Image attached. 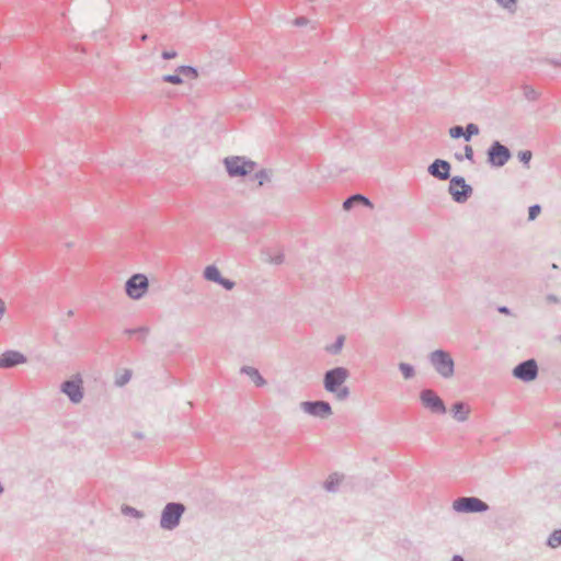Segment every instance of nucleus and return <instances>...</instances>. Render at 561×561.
I'll return each instance as SVG.
<instances>
[{"label": "nucleus", "mask_w": 561, "mask_h": 561, "mask_svg": "<svg viewBox=\"0 0 561 561\" xmlns=\"http://www.w3.org/2000/svg\"><path fill=\"white\" fill-rule=\"evenodd\" d=\"M427 359L435 373L443 379L454 377L455 360L448 351L443 348L435 350L428 354Z\"/></svg>", "instance_id": "f257e3e1"}, {"label": "nucleus", "mask_w": 561, "mask_h": 561, "mask_svg": "<svg viewBox=\"0 0 561 561\" xmlns=\"http://www.w3.org/2000/svg\"><path fill=\"white\" fill-rule=\"evenodd\" d=\"M185 505L181 502H169L161 511L160 528L163 530L175 529L185 513Z\"/></svg>", "instance_id": "f03ea898"}, {"label": "nucleus", "mask_w": 561, "mask_h": 561, "mask_svg": "<svg viewBox=\"0 0 561 561\" xmlns=\"http://www.w3.org/2000/svg\"><path fill=\"white\" fill-rule=\"evenodd\" d=\"M226 171L230 178H242L250 174L256 162L241 156H231L224 159Z\"/></svg>", "instance_id": "7ed1b4c3"}, {"label": "nucleus", "mask_w": 561, "mask_h": 561, "mask_svg": "<svg viewBox=\"0 0 561 561\" xmlns=\"http://www.w3.org/2000/svg\"><path fill=\"white\" fill-rule=\"evenodd\" d=\"M448 193L455 203L463 204L472 196L473 188L463 176L455 175L449 179Z\"/></svg>", "instance_id": "20e7f679"}, {"label": "nucleus", "mask_w": 561, "mask_h": 561, "mask_svg": "<svg viewBox=\"0 0 561 561\" xmlns=\"http://www.w3.org/2000/svg\"><path fill=\"white\" fill-rule=\"evenodd\" d=\"M511 158V150L499 140H494L486 150V161L493 168L504 167Z\"/></svg>", "instance_id": "39448f33"}, {"label": "nucleus", "mask_w": 561, "mask_h": 561, "mask_svg": "<svg viewBox=\"0 0 561 561\" xmlns=\"http://www.w3.org/2000/svg\"><path fill=\"white\" fill-rule=\"evenodd\" d=\"M350 377V370L342 366L333 367L323 375V388L328 392H335L337 388L344 386Z\"/></svg>", "instance_id": "423d86ee"}, {"label": "nucleus", "mask_w": 561, "mask_h": 561, "mask_svg": "<svg viewBox=\"0 0 561 561\" xmlns=\"http://www.w3.org/2000/svg\"><path fill=\"white\" fill-rule=\"evenodd\" d=\"M148 288V277L141 273L131 275L125 283L126 295L134 300L141 299L147 294Z\"/></svg>", "instance_id": "0eeeda50"}, {"label": "nucleus", "mask_w": 561, "mask_h": 561, "mask_svg": "<svg viewBox=\"0 0 561 561\" xmlns=\"http://www.w3.org/2000/svg\"><path fill=\"white\" fill-rule=\"evenodd\" d=\"M453 508L457 513H484L489 511V504L476 496H461L453 502Z\"/></svg>", "instance_id": "6e6552de"}, {"label": "nucleus", "mask_w": 561, "mask_h": 561, "mask_svg": "<svg viewBox=\"0 0 561 561\" xmlns=\"http://www.w3.org/2000/svg\"><path fill=\"white\" fill-rule=\"evenodd\" d=\"M60 391L68 397L71 403L78 404L82 401L83 381L80 375H75L60 385Z\"/></svg>", "instance_id": "1a4fd4ad"}, {"label": "nucleus", "mask_w": 561, "mask_h": 561, "mask_svg": "<svg viewBox=\"0 0 561 561\" xmlns=\"http://www.w3.org/2000/svg\"><path fill=\"white\" fill-rule=\"evenodd\" d=\"M300 409L305 413L319 419H328L333 413L331 404L324 400L302 401Z\"/></svg>", "instance_id": "9d476101"}, {"label": "nucleus", "mask_w": 561, "mask_h": 561, "mask_svg": "<svg viewBox=\"0 0 561 561\" xmlns=\"http://www.w3.org/2000/svg\"><path fill=\"white\" fill-rule=\"evenodd\" d=\"M420 401L425 409L433 413L445 414L447 411L442 398L432 389H423L420 392Z\"/></svg>", "instance_id": "9b49d317"}, {"label": "nucleus", "mask_w": 561, "mask_h": 561, "mask_svg": "<svg viewBox=\"0 0 561 561\" xmlns=\"http://www.w3.org/2000/svg\"><path fill=\"white\" fill-rule=\"evenodd\" d=\"M450 171H451L450 162L447 160H444V159H439V158L435 159L427 167L428 174L439 181L449 180L451 178Z\"/></svg>", "instance_id": "f8f14e48"}, {"label": "nucleus", "mask_w": 561, "mask_h": 561, "mask_svg": "<svg viewBox=\"0 0 561 561\" xmlns=\"http://www.w3.org/2000/svg\"><path fill=\"white\" fill-rule=\"evenodd\" d=\"M27 363V357L15 350H8L0 354V368L10 369Z\"/></svg>", "instance_id": "ddd939ff"}, {"label": "nucleus", "mask_w": 561, "mask_h": 561, "mask_svg": "<svg viewBox=\"0 0 561 561\" xmlns=\"http://www.w3.org/2000/svg\"><path fill=\"white\" fill-rule=\"evenodd\" d=\"M356 204H362V205L370 207V208L373 207V203L370 202L369 198H367L366 196H364L362 194H354V195H351L350 197H347L343 202V209L351 210Z\"/></svg>", "instance_id": "4468645a"}, {"label": "nucleus", "mask_w": 561, "mask_h": 561, "mask_svg": "<svg viewBox=\"0 0 561 561\" xmlns=\"http://www.w3.org/2000/svg\"><path fill=\"white\" fill-rule=\"evenodd\" d=\"M451 413L458 422H465L468 420L470 408L463 401H457L451 407Z\"/></svg>", "instance_id": "2eb2a0df"}, {"label": "nucleus", "mask_w": 561, "mask_h": 561, "mask_svg": "<svg viewBox=\"0 0 561 561\" xmlns=\"http://www.w3.org/2000/svg\"><path fill=\"white\" fill-rule=\"evenodd\" d=\"M240 373L247 375L256 387H263L266 385L265 378L252 366H242Z\"/></svg>", "instance_id": "dca6fc26"}, {"label": "nucleus", "mask_w": 561, "mask_h": 561, "mask_svg": "<svg viewBox=\"0 0 561 561\" xmlns=\"http://www.w3.org/2000/svg\"><path fill=\"white\" fill-rule=\"evenodd\" d=\"M508 213H510L512 224L515 227H523V216H522L523 215V204H522V202L518 205L517 204L511 205Z\"/></svg>", "instance_id": "f3484780"}, {"label": "nucleus", "mask_w": 561, "mask_h": 561, "mask_svg": "<svg viewBox=\"0 0 561 561\" xmlns=\"http://www.w3.org/2000/svg\"><path fill=\"white\" fill-rule=\"evenodd\" d=\"M203 275L206 280H209V282H213L216 284L219 283L220 278L222 276L219 268L214 264L207 265L204 270Z\"/></svg>", "instance_id": "a211bd4d"}, {"label": "nucleus", "mask_w": 561, "mask_h": 561, "mask_svg": "<svg viewBox=\"0 0 561 561\" xmlns=\"http://www.w3.org/2000/svg\"><path fill=\"white\" fill-rule=\"evenodd\" d=\"M176 72L181 75V77H187L192 79L198 78V70L196 67L182 65L176 68Z\"/></svg>", "instance_id": "6ab92c4d"}, {"label": "nucleus", "mask_w": 561, "mask_h": 561, "mask_svg": "<svg viewBox=\"0 0 561 561\" xmlns=\"http://www.w3.org/2000/svg\"><path fill=\"white\" fill-rule=\"evenodd\" d=\"M341 482V478L337 473H332L329 476V478L324 482V489L328 492H336L339 484Z\"/></svg>", "instance_id": "aec40b11"}, {"label": "nucleus", "mask_w": 561, "mask_h": 561, "mask_svg": "<svg viewBox=\"0 0 561 561\" xmlns=\"http://www.w3.org/2000/svg\"><path fill=\"white\" fill-rule=\"evenodd\" d=\"M344 342H345V336L339 335L335 339V342L333 344L325 346V351L333 355L339 354L341 352V350L343 348Z\"/></svg>", "instance_id": "412c9836"}, {"label": "nucleus", "mask_w": 561, "mask_h": 561, "mask_svg": "<svg viewBox=\"0 0 561 561\" xmlns=\"http://www.w3.org/2000/svg\"><path fill=\"white\" fill-rule=\"evenodd\" d=\"M547 546L550 548H558L561 546V528L554 529L548 537L546 541Z\"/></svg>", "instance_id": "4be33fe9"}, {"label": "nucleus", "mask_w": 561, "mask_h": 561, "mask_svg": "<svg viewBox=\"0 0 561 561\" xmlns=\"http://www.w3.org/2000/svg\"><path fill=\"white\" fill-rule=\"evenodd\" d=\"M398 367L405 380L412 379L415 376V369L413 365L408 363H400Z\"/></svg>", "instance_id": "5701e85b"}, {"label": "nucleus", "mask_w": 561, "mask_h": 561, "mask_svg": "<svg viewBox=\"0 0 561 561\" xmlns=\"http://www.w3.org/2000/svg\"><path fill=\"white\" fill-rule=\"evenodd\" d=\"M271 176H272V170H267V169H261L260 171H257L254 174V179L257 181L260 186L264 185L266 182H270Z\"/></svg>", "instance_id": "b1692460"}, {"label": "nucleus", "mask_w": 561, "mask_h": 561, "mask_svg": "<svg viewBox=\"0 0 561 561\" xmlns=\"http://www.w3.org/2000/svg\"><path fill=\"white\" fill-rule=\"evenodd\" d=\"M463 139L466 141H470L473 136H477L480 131L479 126L474 123H469L466 125Z\"/></svg>", "instance_id": "393cba45"}, {"label": "nucleus", "mask_w": 561, "mask_h": 561, "mask_svg": "<svg viewBox=\"0 0 561 561\" xmlns=\"http://www.w3.org/2000/svg\"><path fill=\"white\" fill-rule=\"evenodd\" d=\"M463 151L462 154L459 153V152H456L455 153V158L458 160V161H462L463 159H467L471 162H474V152H473V149L470 145H466L465 148H463Z\"/></svg>", "instance_id": "a878e982"}, {"label": "nucleus", "mask_w": 561, "mask_h": 561, "mask_svg": "<svg viewBox=\"0 0 561 561\" xmlns=\"http://www.w3.org/2000/svg\"><path fill=\"white\" fill-rule=\"evenodd\" d=\"M513 376L524 382H526V360H522L513 369Z\"/></svg>", "instance_id": "bb28decb"}, {"label": "nucleus", "mask_w": 561, "mask_h": 561, "mask_svg": "<svg viewBox=\"0 0 561 561\" xmlns=\"http://www.w3.org/2000/svg\"><path fill=\"white\" fill-rule=\"evenodd\" d=\"M122 513L126 516H130L134 518H142L145 516V514L141 511L129 505H123Z\"/></svg>", "instance_id": "cd10ccee"}, {"label": "nucleus", "mask_w": 561, "mask_h": 561, "mask_svg": "<svg viewBox=\"0 0 561 561\" xmlns=\"http://www.w3.org/2000/svg\"><path fill=\"white\" fill-rule=\"evenodd\" d=\"M538 377V364L536 359L528 358V382Z\"/></svg>", "instance_id": "c85d7f7f"}, {"label": "nucleus", "mask_w": 561, "mask_h": 561, "mask_svg": "<svg viewBox=\"0 0 561 561\" xmlns=\"http://www.w3.org/2000/svg\"><path fill=\"white\" fill-rule=\"evenodd\" d=\"M500 7L510 13H515L518 0H495Z\"/></svg>", "instance_id": "c756f323"}, {"label": "nucleus", "mask_w": 561, "mask_h": 561, "mask_svg": "<svg viewBox=\"0 0 561 561\" xmlns=\"http://www.w3.org/2000/svg\"><path fill=\"white\" fill-rule=\"evenodd\" d=\"M162 81L174 85H179L183 83V78L181 77V75H179V72L175 71V73L162 76Z\"/></svg>", "instance_id": "7c9ffc66"}, {"label": "nucleus", "mask_w": 561, "mask_h": 561, "mask_svg": "<svg viewBox=\"0 0 561 561\" xmlns=\"http://www.w3.org/2000/svg\"><path fill=\"white\" fill-rule=\"evenodd\" d=\"M131 378V370L125 369L124 373L115 378V386L124 387Z\"/></svg>", "instance_id": "2f4dec72"}, {"label": "nucleus", "mask_w": 561, "mask_h": 561, "mask_svg": "<svg viewBox=\"0 0 561 561\" xmlns=\"http://www.w3.org/2000/svg\"><path fill=\"white\" fill-rule=\"evenodd\" d=\"M448 133L453 139H459V138L463 137L465 128L460 125H454L449 128Z\"/></svg>", "instance_id": "473e14b6"}, {"label": "nucleus", "mask_w": 561, "mask_h": 561, "mask_svg": "<svg viewBox=\"0 0 561 561\" xmlns=\"http://www.w3.org/2000/svg\"><path fill=\"white\" fill-rule=\"evenodd\" d=\"M339 401H344L350 397V389L346 386L337 388L335 392H332Z\"/></svg>", "instance_id": "72a5a7b5"}, {"label": "nucleus", "mask_w": 561, "mask_h": 561, "mask_svg": "<svg viewBox=\"0 0 561 561\" xmlns=\"http://www.w3.org/2000/svg\"><path fill=\"white\" fill-rule=\"evenodd\" d=\"M150 332V329L149 327L147 325H142V327H138L136 328V333L135 335L137 336V339L140 341V342H145L148 334Z\"/></svg>", "instance_id": "f704fd0d"}, {"label": "nucleus", "mask_w": 561, "mask_h": 561, "mask_svg": "<svg viewBox=\"0 0 561 561\" xmlns=\"http://www.w3.org/2000/svg\"><path fill=\"white\" fill-rule=\"evenodd\" d=\"M541 213V206L539 204H534L528 207V221L535 220L539 214Z\"/></svg>", "instance_id": "c9c22d12"}, {"label": "nucleus", "mask_w": 561, "mask_h": 561, "mask_svg": "<svg viewBox=\"0 0 561 561\" xmlns=\"http://www.w3.org/2000/svg\"><path fill=\"white\" fill-rule=\"evenodd\" d=\"M218 285H220L221 287H224L226 290H232L236 286V283L229 278H226L224 276H221Z\"/></svg>", "instance_id": "e433bc0d"}, {"label": "nucleus", "mask_w": 561, "mask_h": 561, "mask_svg": "<svg viewBox=\"0 0 561 561\" xmlns=\"http://www.w3.org/2000/svg\"><path fill=\"white\" fill-rule=\"evenodd\" d=\"M161 56L163 59L170 60L175 58L178 56V53L175 50H163Z\"/></svg>", "instance_id": "4c0bfd02"}, {"label": "nucleus", "mask_w": 561, "mask_h": 561, "mask_svg": "<svg viewBox=\"0 0 561 561\" xmlns=\"http://www.w3.org/2000/svg\"><path fill=\"white\" fill-rule=\"evenodd\" d=\"M545 300L547 304H560V298L554 294H548Z\"/></svg>", "instance_id": "58836bf2"}, {"label": "nucleus", "mask_w": 561, "mask_h": 561, "mask_svg": "<svg viewBox=\"0 0 561 561\" xmlns=\"http://www.w3.org/2000/svg\"><path fill=\"white\" fill-rule=\"evenodd\" d=\"M309 23V20L305 16H299L294 20V25L296 26H305Z\"/></svg>", "instance_id": "ea45409f"}, {"label": "nucleus", "mask_w": 561, "mask_h": 561, "mask_svg": "<svg viewBox=\"0 0 561 561\" xmlns=\"http://www.w3.org/2000/svg\"><path fill=\"white\" fill-rule=\"evenodd\" d=\"M270 262L272 264H276V265H279L284 262V254L279 253L270 259Z\"/></svg>", "instance_id": "a19ab883"}, {"label": "nucleus", "mask_w": 561, "mask_h": 561, "mask_svg": "<svg viewBox=\"0 0 561 561\" xmlns=\"http://www.w3.org/2000/svg\"><path fill=\"white\" fill-rule=\"evenodd\" d=\"M538 98V92L534 90L530 85H528V101L536 100Z\"/></svg>", "instance_id": "79ce46f5"}, {"label": "nucleus", "mask_w": 561, "mask_h": 561, "mask_svg": "<svg viewBox=\"0 0 561 561\" xmlns=\"http://www.w3.org/2000/svg\"><path fill=\"white\" fill-rule=\"evenodd\" d=\"M517 159L524 164L526 165V150H519L517 152Z\"/></svg>", "instance_id": "37998d69"}, {"label": "nucleus", "mask_w": 561, "mask_h": 561, "mask_svg": "<svg viewBox=\"0 0 561 561\" xmlns=\"http://www.w3.org/2000/svg\"><path fill=\"white\" fill-rule=\"evenodd\" d=\"M7 311V307L2 298H0V321L2 320L4 313Z\"/></svg>", "instance_id": "c03bdc74"}, {"label": "nucleus", "mask_w": 561, "mask_h": 561, "mask_svg": "<svg viewBox=\"0 0 561 561\" xmlns=\"http://www.w3.org/2000/svg\"><path fill=\"white\" fill-rule=\"evenodd\" d=\"M497 311H499L500 313H504V314H510V313H511L510 308H508V307H506V306H500V307L497 308Z\"/></svg>", "instance_id": "a18cd8bd"}, {"label": "nucleus", "mask_w": 561, "mask_h": 561, "mask_svg": "<svg viewBox=\"0 0 561 561\" xmlns=\"http://www.w3.org/2000/svg\"><path fill=\"white\" fill-rule=\"evenodd\" d=\"M124 333L127 334V335H135L136 328L135 329H125Z\"/></svg>", "instance_id": "49530a36"}, {"label": "nucleus", "mask_w": 561, "mask_h": 561, "mask_svg": "<svg viewBox=\"0 0 561 561\" xmlns=\"http://www.w3.org/2000/svg\"><path fill=\"white\" fill-rule=\"evenodd\" d=\"M451 561H465V559L459 556V554H455L453 558H451Z\"/></svg>", "instance_id": "de8ad7c7"}, {"label": "nucleus", "mask_w": 561, "mask_h": 561, "mask_svg": "<svg viewBox=\"0 0 561 561\" xmlns=\"http://www.w3.org/2000/svg\"><path fill=\"white\" fill-rule=\"evenodd\" d=\"M67 316H68V317H72V316H73V311H72V310H69V311L67 312Z\"/></svg>", "instance_id": "09e8293b"}, {"label": "nucleus", "mask_w": 561, "mask_h": 561, "mask_svg": "<svg viewBox=\"0 0 561 561\" xmlns=\"http://www.w3.org/2000/svg\"><path fill=\"white\" fill-rule=\"evenodd\" d=\"M551 267H552L553 270H558V268H559V266H558L556 263H552Z\"/></svg>", "instance_id": "8fccbe9b"}, {"label": "nucleus", "mask_w": 561, "mask_h": 561, "mask_svg": "<svg viewBox=\"0 0 561 561\" xmlns=\"http://www.w3.org/2000/svg\"><path fill=\"white\" fill-rule=\"evenodd\" d=\"M527 159H528V162L531 160V152L530 151H528Z\"/></svg>", "instance_id": "3c124183"}, {"label": "nucleus", "mask_w": 561, "mask_h": 561, "mask_svg": "<svg viewBox=\"0 0 561 561\" xmlns=\"http://www.w3.org/2000/svg\"><path fill=\"white\" fill-rule=\"evenodd\" d=\"M66 245H67L68 248H71V247L73 245V243H72V242H68Z\"/></svg>", "instance_id": "603ef678"}, {"label": "nucleus", "mask_w": 561, "mask_h": 561, "mask_svg": "<svg viewBox=\"0 0 561 561\" xmlns=\"http://www.w3.org/2000/svg\"><path fill=\"white\" fill-rule=\"evenodd\" d=\"M557 340L561 343V334L557 336Z\"/></svg>", "instance_id": "864d4df0"}]
</instances>
